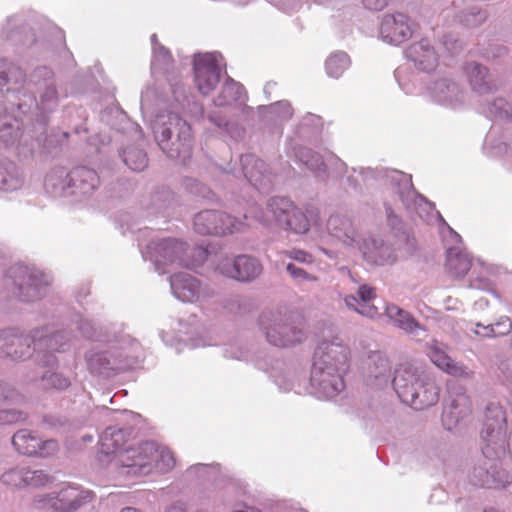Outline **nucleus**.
I'll return each instance as SVG.
<instances>
[{
    "label": "nucleus",
    "instance_id": "f257e3e1",
    "mask_svg": "<svg viewBox=\"0 0 512 512\" xmlns=\"http://www.w3.org/2000/svg\"><path fill=\"white\" fill-rule=\"evenodd\" d=\"M484 460L474 467L471 481L486 488H503L511 482V476L502 469L499 458L507 448L506 416L499 403L490 402L485 409L484 427L481 431Z\"/></svg>",
    "mask_w": 512,
    "mask_h": 512
},
{
    "label": "nucleus",
    "instance_id": "f03ea898",
    "mask_svg": "<svg viewBox=\"0 0 512 512\" xmlns=\"http://www.w3.org/2000/svg\"><path fill=\"white\" fill-rule=\"evenodd\" d=\"M392 383L401 401L415 410L431 407L439 400L440 389L435 379L415 363L399 364L395 369Z\"/></svg>",
    "mask_w": 512,
    "mask_h": 512
},
{
    "label": "nucleus",
    "instance_id": "7ed1b4c3",
    "mask_svg": "<svg viewBox=\"0 0 512 512\" xmlns=\"http://www.w3.org/2000/svg\"><path fill=\"white\" fill-rule=\"evenodd\" d=\"M155 140L170 158L186 159L192 149L190 125L179 115L170 113L160 116L153 125Z\"/></svg>",
    "mask_w": 512,
    "mask_h": 512
},
{
    "label": "nucleus",
    "instance_id": "20e7f679",
    "mask_svg": "<svg viewBox=\"0 0 512 512\" xmlns=\"http://www.w3.org/2000/svg\"><path fill=\"white\" fill-rule=\"evenodd\" d=\"M250 214L265 226L275 223L296 234H305L310 229L311 223L305 213L285 197H272L265 208L254 207Z\"/></svg>",
    "mask_w": 512,
    "mask_h": 512
},
{
    "label": "nucleus",
    "instance_id": "39448f33",
    "mask_svg": "<svg viewBox=\"0 0 512 512\" xmlns=\"http://www.w3.org/2000/svg\"><path fill=\"white\" fill-rule=\"evenodd\" d=\"M119 461L128 469L127 474L135 476L148 475L154 468L166 473L175 466L172 452L153 441L142 442L137 448L122 452Z\"/></svg>",
    "mask_w": 512,
    "mask_h": 512
},
{
    "label": "nucleus",
    "instance_id": "423d86ee",
    "mask_svg": "<svg viewBox=\"0 0 512 512\" xmlns=\"http://www.w3.org/2000/svg\"><path fill=\"white\" fill-rule=\"evenodd\" d=\"M260 326L268 343L275 347H292L306 339L301 323L297 322L291 314H263Z\"/></svg>",
    "mask_w": 512,
    "mask_h": 512
},
{
    "label": "nucleus",
    "instance_id": "0eeeda50",
    "mask_svg": "<svg viewBox=\"0 0 512 512\" xmlns=\"http://www.w3.org/2000/svg\"><path fill=\"white\" fill-rule=\"evenodd\" d=\"M48 284L49 280L43 272L28 266L14 265L7 273V287L12 295L21 301L40 299Z\"/></svg>",
    "mask_w": 512,
    "mask_h": 512
},
{
    "label": "nucleus",
    "instance_id": "6e6552de",
    "mask_svg": "<svg viewBox=\"0 0 512 512\" xmlns=\"http://www.w3.org/2000/svg\"><path fill=\"white\" fill-rule=\"evenodd\" d=\"M95 499L91 490L79 486L67 485L58 492L40 494L34 497L33 504L37 508H49L53 512H75Z\"/></svg>",
    "mask_w": 512,
    "mask_h": 512
},
{
    "label": "nucleus",
    "instance_id": "1a4fd4ad",
    "mask_svg": "<svg viewBox=\"0 0 512 512\" xmlns=\"http://www.w3.org/2000/svg\"><path fill=\"white\" fill-rule=\"evenodd\" d=\"M247 223L219 210H204L194 217V229L201 235H231L244 232Z\"/></svg>",
    "mask_w": 512,
    "mask_h": 512
},
{
    "label": "nucleus",
    "instance_id": "9d476101",
    "mask_svg": "<svg viewBox=\"0 0 512 512\" xmlns=\"http://www.w3.org/2000/svg\"><path fill=\"white\" fill-rule=\"evenodd\" d=\"M216 270L231 279L240 282H252L263 272L261 262L250 255H220Z\"/></svg>",
    "mask_w": 512,
    "mask_h": 512
},
{
    "label": "nucleus",
    "instance_id": "9b49d317",
    "mask_svg": "<svg viewBox=\"0 0 512 512\" xmlns=\"http://www.w3.org/2000/svg\"><path fill=\"white\" fill-rule=\"evenodd\" d=\"M89 371L97 376L111 378L121 372L131 369L136 361L119 351H90L86 354Z\"/></svg>",
    "mask_w": 512,
    "mask_h": 512
},
{
    "label": "nucleus",
    "instance_id": "f8f14e48",
    "mask_svg": "<svg viewBox=\"0 0 512 512\" xmlns=\"http://www.w3.org/2000/svg\"><path fill=\"white\" fill-rule=\"evenodd\" d=\"M346 371H340L331 365L315 361L311 372V383L317 390L319 396L323 398H333L337 396L345 387L343 374Z\"/></svg>",
    "mask_w": 512,
    "mask_h": 512
},
{
    "label": "nucleus",
    "instance_id": "ddd939ff",
    "mask_svg": "<svg viewBox=\"0 0 512 512\" xmlns=\"http://www.w3.org/2000/svg\"><path fill=\"white\" fill-rule=\"evenodd\" d=\"M3 485L14 489L39 488L53 481V477L42 469L28 465H17L5 470L0 476Z\"/></svg>",
    "mask_w": 512,
    "mask_h": 512
},
{
    "label": "nucleus",
    "instance_id": "4468645a",
    "mask_svg": "<svg viewBox=\"0 0 512 512\" xmlns=\"http://www.w3.org/2000/svg\"><path fill=\"white\" fill-rule=\"evenodd\" d=\"M188 246L177 239L167 238L151 241L147 246V254L156 266L179 263L182 266L190 265L186 257Z\"/></svg>",
    "mask_w": 512,
    "mask_h": 512
},
{
    "label": "nucleus",
    "instance_id": "2eb2a0df",
    "mask_svg": "<svg viewBox=\"0 0 512 512\" xmlns=\"http://www.w3.org/2000/svg\"><path fill=\"white\" fill-rule=\"evenodd\" d=\"M471 412V401L464 388L453 387L443 409L442 424L446 430L452 431L464 423Z\"/></svg>",
    "mask_w": 512,
    "mask_h": 512
},
{
    "label": "nucleus",
    "instance_id": "dca6fc26",
    "mask_svg": "<svg viewBox=\"0 0 512 512\" xmlns=\"http://www.w3.org/2000/svg\"><path fill=\"white\" fill-rule=\"evenodd\" d=\"M14 449L22 455L50 457L59 450L56 440H41L35 433L28 429H20L14 433L11 439Z\"/></svg>",
    "mask_w": 512,
    "mask_h": 512
},
{
    "label": "nucleus",
    "instance_id": "f3484780",
    "mask_svg": "<svg viewBox=\"0 0 512 512\" xmlns=\"http://www.w3.org/2000/svg\"><path fill=\"white\" fill-rule=\"evenodd\" d=\"M70 339L66 332H56L35 339V361L44 368H56L58 359L54 352H65L69 348Z\"/></svg>",
    "mask_w": 512,
    "mask_h": 512
},
{
    "label": "nucleus",
    "instance_id": "a211bd4d",
    "mask_svg": "<svg viewBox=\"0 0 512 512\" xmlns=\"http://www.w3.org/2000/svg\"><path fill=\"white\" fill-rule=\"evenodd\" d=\"M395 185L398 187V195L408 211L415 212L420 218L426 220V215L433 209V204L430 203L423 195L418 193L413 186L412 177L403 172H396L392 178Z\"/></svg>",
    "mask_w": 512,
    "mask_h": 512
},
{
    "label": "nucleus",
    "instance_id": "6ab92c4d",
    "mask_svg": "<svg viewBox=\"0 0 512 512\" xmlns=\"http://www.w3.org/2000/svg\"><path fill=\"white\" fill-rule=\"evenodd\" d=\"M70 197L72 203H82L93 197L100 187L97 172L87 167H77L70 171Z\"/></svg>",
    "mask_w": 512,
    "mask_h": 512
},
{
    "label": "nucleus",
    "instance_id": "aec40b11",
    "mask_svg": "<svg viewBox=\"0 0 512 512\" xmlns=\"http://www.w3.org/2000/svg\"><path fill=\"white\" fill-rule=\"evenodd\" d=\"M195 83L199 92L208 95L220 81L221 69L213 54L196 55L194 58Z\"/></svg>",
    "mask_w": 512,
    "mask_h": 512
},
{
    "label": "nucleus",
    "instance_id": "412c9836",
    "mask_svg": "<svg viewBox=\"0 0 512 512\" xmlns=\"http://www.w3.org/2000/svg\"><path fill=\"white\" fill-rule=\"evenodd\" d=\"M170 285L174 295L184 302H197L214 295L210 288H203L197 278L189 273H178L170 277Z\"/></svg>",
    "mask_w": 512,
    "mask_h": 512
},
{
    "label": "nucleus",
    "instance_id": "4be33fe9",
    "mask_svg": "<svg viewBox=\"0 0 512 512\" xmlns=\"http://www.w3.org/2000/svg\"><path fill=\"white\" fill-rule=\"evenodd\" d=\"M413 23L403 13L385 14L380 24L382 39L390 44L399 45L411 38Z\"/></svg>",
    "mask_w": 512,
    "mask_h": 512
},
{
    "label": "nucleus",
    "instance_id": "5701e85b",
    "mask_svg": "<svg viewBox=\"0 0 512 512\" xmlns=\"http://www.w3.org/2000/svg\"><path fill=\"white\" fill-rule=\"evenodd\" d=\"M355 249L361 253L362 258L369 264H392L397 259L395 250L390 244L372 236H362Z\"/></svg>",
    "mask_w": 512,
    "mask_h": 512
},
{
    "label": "nucleus",
    "instance_id": "b1692460",
    "mask_svg": "<svg viewBox=\"0 0 512 512\" xmlns=\"http://www.w3.org/2000/svg\"><path fill=\"white\" fill-rule=\"evenodd\" d=\"M349 354V348L339 337L332 340L324 339L315 351V361L331 365L340 371H347Z\"/></svg>",
    "mask_w": 512,
    "mask_h": 512
},
{
    "label": "nucleus",
    "instance_id": "393cba45",
    "mask_svg": "<svg viewBox=\"0 0 512 512\" xmlns=\"http://www.w3.org/2000/svg\"><path fill=\"white\" fill-rule=\"evenodd\" d=\"M331 239L345 248L355 249L362 235L357 232L352 220L343 215H331L326 223Z\"/></svg>",
    "mask_w": 512,
    "mask_h": 512
},
{
    "label": "nucleus",
    "instance_id": "a878e982",
    "mask_svg": "<svg viewBox=\"0 0 512 512\" xmlns=\"http://www.w3.org/2000/svg\"><path fill=\"white\" fill-rule=\"evenodd\" d=\"M405 53L407 59L421 72H433L439 65V55L431 41L427 38L413 42L406 49Z\"/></svg>",
    "mask_w": 512,
    "mask_h": 512
},
{
    "label": "nucleus",
    "instance_id": "bb28decb",
    "mask_svg": "<svg viewBox=\"0 0 512 512\" xmlns=\"http://www.w3.org/2000/svg\"><path fill=\"white\" fill-rule=\"evenodd\" d=\"M243 174L260 192H268L273 183V175L266 164L255 155L246 154L240 158Z\"/></svg>",
    "mask_w": 512,
    "mask_h": 512
},
{
    "label": "nucleus",
    "instance_id": "cd10ccee",
    "mask_svg": "<svg viewBox=\"0 0 512 512\" xmlns=\"http://www.w3.org/2000/svg\"><path fill=\"white\" fill-rule=\"evenodd\" d=\"M431 98L442 105L456 107L464 102L465 92L460 84L448 77L434 80L428 87Z\"/></svg>",
    "mask_w": 512,
    "mask_h": 512
},
{
    "label": "nucleus",
    "instance_id": "c85d7f7f",
    "mask_svg": "<svg viewBox=\"0 0 512 512\" xmlns=\"http://www.w3.org/2000/svg\"><path fill=\"white\" fill-rule=\"evenodd\" d=\"M384 314L395 327L412 338L421 340L427 337L426 328L410 312L400 308L398 305L393 303L386 304Z\"/></svg>",
    "mask_w": 512,
    "mask_h": 512
},
{
    "label": "nucleus",
    "instance_id": "c756f323",
    "mask_svg": "<svg viewBox=\"0 0 512 512\" xmlns=\"http://www.w3.org/2000/svg\"><path fill=\"white\" fill-rule=\"evenodd\" d=\"M130 428H117L108 427L102 433L100 438L101 451L107 455L115 454V461L118 465L125 468L119 461V456L122 452L135 449L136 447L124 448L129 436L131 435Z\"/></svg>",
    "mask_w": 512,
    "mask_h": 512
},
{
    "label": "nucleus",
    "instance_id": "7c9ffc66",
    "mask_svg": "<svg viewBox=\"0 0 512 512\" xmlns=\"http://www.w3.org/2000/svg\"><path fill=\"white\" fill-rule=\"evenodd\" d=\"M464 73L471 89L480 95L491 93L497 89L489 69L480 63L474 61L466 63Z\"/></svg>",
    "mask_w": 512,
    "mask_h": 512
},
{
    "label": "nucleus",
    "instance_id": "2f4dec72",
    "mask_svg": "<svg viewBox=\"0 0 512 512\" xmlns=\"http://www.w3.org/2000/svg\"><path fill=\"white\" fill-rule=\"evenodd\" d=\"M20 394L10 383L0 379V404L16 401ZM27 414L17 409H0V425H12L23 422Z\"/></svg>",
    "mask_w": 512,
    "mask_h": 512
},
{
    "label": "nucleus",
    "instance_id": "473e14b6",
    "mask_svg": "<svg viewBox=\"0 0 512 512\" xmlns=\"http://www.w3.org/2000/svg\"><path fill=\"white\" fill-rule=\"evenodd\" d=\"M35 339L29 336L11 335L6 338L5 343L1 346L2 353L12 360L20 361L25 360L35 352L34 345Z\"/></svg>",
    "mask_w": 512,
    "mask_h": 512
},
{
    "label": "nucleus",
    "instance_id": "72a5a7b5",
    "mask_svg": "<svg viewBox=\"0 0 512 512\" xmlns=\"http://www.w3.org/2000/svg\"><path fill=\"white\" fill-rule=\"evenodd\" d=\"M428 355L437 367L452 376L461 378H470L472 376V372L465 365L454 361L436 345L430 346Z\"/></svg>",
    "mask_w": 512,
    "mask_h": 512
},
{
    "label": "nucleus",
    "instance_id": "f704fd0d",
    "mask_svg": "<svg viewBox=\"0 0 512 512\" xmlns=\"http://www.w3.org/2000/svg\"><path fill=\"white\" fill-rule=\"evenodd\" d=\"M44 188L53 197L69 199L71 189L70 172L62 167L52 169L45 177Z\"/></svg>",
    "mask_w": 512,
    "mask_h": 512
},
{
    "label": "nucleus",
    "instance_id": "c9c22d12",
    "mask_svg": "<svg viewBox=\"0 0 512 512\" xmlns=\"http://www.w3.org/2000/svg\"><path fill=\"white\" fill-rule=\"evenodd\" d=\"M445 267L451 276L464 277L471 268V257L459 247L449 248L447 249Z\"/></svg>",
    "mask_w": 512,
    "mask_h": 512
},
{
    "label": "nucleus",
    "instance_id": "e433bc0d",
    "mask_svg": "<svg viewBox=\"0 0 512 512\" xmlns=\"http://www.w3.org/2000/svg\"><path fill=\"white\" fill-rule=\"evenodd\" d=\"M36 73L47 77L43 88L39 92L40 101L37 103V106L43 112L51 111L57 106L58 103V92L55 82L51 77L52 73L46 67L39 68Z\"/></svg>",
    "mask_w": 512,
    "mask_h": 512
},
{
    "label": "nucleus",
    "instance_id": "4c0bfd02",
    "mask_svg": "<svg viewBox=\"0 0 512 512\" xmlns=\"http://www.w3.org/2000/svg\"><path fill=\"white\" fill-rule=\"evenodd\" d=\"M391 365L388 358L378 352L369 356L367 379L371 384L381 385L387 382Z\"/></svg>",
    "mask_w": 512,
    "mask_h": 512
},
{
    "label": "nucleus",
    "instance_id": "58836bf2",
    "mask_svg": "<svg viewBox=\"0 0 512 512\" xmlns=\"http://www.w3.org/2000/svg\"><path fill=\"white\" fill-rule=\"evenodd\" d=\"M22 175L16 164L10 160H0V189L14 191L21 187Z\"/></svg>",
    "mask_w": 512,
    "mask_h": 512
},
{
    "label": "nucleus",
    "instance_id": "ea45409f",
    "mask_svg": "<svg viewBox=\"0 0 512 512\" xmlns=\"http://www.w3.org/2000/svg\"><path fill=\"white\" fill-rule=\"evenodd\" d=\"M244 94V87L232 78H228L222 85L220 93L214 99V104L219 107L231 105L241 100Z\"/></svg>",
    "mask_w": 512,
    "mask_h": 512
},
{
    "label": "nucleus",
    "instance_id": "a19ab883",
    "mask_svg": "<svg viewBox=\"0 0 512 512\" xmlns=\"http://www.w3.org/2000/svg\"><path fill=\"white\" fill-rule=\"evenodd\" d=\"M350 56L343 51L331 53L325 61V71L331 78L338 79L350 67Z\"/></svg>",
    "mask_w": 512,
    "mask_h": 512
},
{
    "label": "nucleus",
    "instance_id": "79ce46f5",
    "mask_svg": "<svg viewBox=\"0 0 512 512\" xmlns=\"http://www.w3.org/2000/svg\"><path fill=\"white\" fill-rule=\"evenodd\" d=\"M488 19L486 10L479 6H468L456 14V20L465 27L477 28Z\"/></svg>",
    "mask_w": 512,
    "mask_h": 512
},
{
    "label": "nucleus",
    "instance_id": "37998d69",
    "mask_svg": "<svg viewBox=\"0 0 512 512\" xmlns=\"http://www.w3.org/2000/svg\"><path fill=\"white\" fill-rule=\"evenodd\" d=\"M339 297L343 300L345 307L348 310L354 311L361 316L374 319L379 316L378 308L371 303V301H358L354 294L339 293Z\"/></svg>",
    "mask_w": 512,
    "mask_h": 512
},
{
    "label": "nucleus",
    "instance_id": "c03bdc74",
    "mask_svg": "<svg viewBox=\"0 0 512 512\" xmlns=\"http://www.w3.org/2000/svg\"><path fill=\"white\" fill-rule=\"evenodd\" d=\"M475 333L482 337H501L508 335L512 330V321L509 317H500L495 323L489 325L476 324Z\"/></svg>",
    "mask_w": 512,
    "mask_h": 512
},
{
    "label": "nucleus",
    "instance_id": "a18cd8bd",
    "mask_svg": "<svg viewBox=\"0 0 512 512\" xmlns=\"http://www.w3.org/2000/svg\"><path fill=\"white\" fill-rule=\"evenodd\" d=\"M70 385L68 377L51 370L45 371L39 378V387L43 390H65Z\"/></svg>",
    "mask_w": 512,
    "mask_h": 512
},
{
    "label": "nucleus",
    "instance_id": "49530a36",
    "mask_svg": "<svg viewBox=\"0 0 512 512\" xmlns=\"http://www.w3.org/2000/svg\"><path fill=\"white\" fill-rule=\"evenodd\" d=\"M124 163L133 171H142L148 165L146 153L136 147H128L122 153Z\"/></svg>",
    "mask_w": 512,
    "mask_h": 512
},
{
    "label": "nucleus",
    "instance_id": "de8ad7c7",
    "mask_svg": "<svg viewBox=\"0 0 512 512\" xmlns=\"http://www.w3.org/2000/svg\"><path fill=\"white\" fill-rule=\"evenodd\" d=\"M264 115L271 121L282 122L289 120L293 115V110L288 101H278L263 107Z\"/></svg>",
    "mask_w": 512,
    "mask_h": 512
},
{
    "label": "nucleus",
    "instance_id": "09e8293b",
    "mask_svg": "<svg viewBox=\"0 0 512 512\" xmlns=\"http://www.w3.org/2000/svg\"><path fill=\"white\" fill-rule=\"evenodd\" d=\"M172 56L164 46H156L153 50L151 69L154 73H168L172 67Z\"/></svg>",
    "mask_w": 512,
    "mask_h": 512
},
{
    "label": "nucleus",
    "instance_id": "8fccbe9b",
    "mask_svg": "<svg viewBox=\"0 0 512 512\" xmlns=\"http://www.w3.org/2000/svg\"><path fill=\"white\" fill-rule=\"evenodd\" d=\"M17 121L9 115L0 116V142L8 145L18 137Z\"/></svg>",
    "mask_w": 512,
    "mask_h": 512
},
{
    "label": "nucleus",
    "instance_id": "3c124183",
    "mask_svg": "<svg viewBox=\"0 0 512 512\" xmlns=\"http://www.w3.org/2000/svg\"><path fill=\"white\" fill-rule=\"evenodd\" d=\"M296 158L312 171H321L324 162L320 154L307 147H299L295 153Z\"/></svg>",
    "mask_w": 512,
    "mask_h": 512
},
{
    "label": "nucleus",
    "instance_id": "603ef678",
    "mask_svg": "<svg viewBox=\"0 0 512 512\" xmlns=\"http://www.w3.org/2000/svg\"><path fill=\"white\" fill-rule=\"evenodd\" d=\"M285 269L297 285H304L318 281V277L316 275L307 272L305 269L293 262L287 263Z\"/></svg>",
    "mask_w": 512,
    "mask_h": 512
},
{
    "label": "nucleus",
    "instance_id": "864d4df0",
    "mask_svg": "<svg viewBox=\"0 0 512 512\" xmlns=\"http://www.w3.org/2000/svg\"><path fill=\"white\" fill-rule=\"evenodd\" d=\"M488 113L499 119L512 118V103L502 97L495 98L488 104Z\"/></svg>",
    "mask_w": 512,
    "mask_h": 512
},
{
    "label": "nucleus",
    "instance_id": "5fc2aeb1",
    "mask_svg": "<svg viewBox=\"0 0 512 512\" xmlns=\"http://www.w3.org/2000/svg\"><path fill=\"white\" fill-rule=\"evenodd\" d=\"M14 75L16 82L24 79V74L20 69L10 67L5 60H0V86L5 85Z\"/></svg>",
    "mask_w": 512,
    "mask_h": 512
},
{
    "label": "nucleus",
    "instance_id": "6e6d98bb",
    "mask_svg": "<svg viewBox=\"0 0 512 512\" xmlns=\"http://www.w3.org/2000/svg\"><path fill=\"white\" fill-rule=\"evenodd\" d=\"M282 254L301 264H311L314 261L313 256L310 253L301 249L293 248L290 250H285L282 252Z\"/></svg>",
    "mask_w": 512,
    "mask_h": 512
},
{
    "label": "nucleus",
    "instance_id": "4d7b16f0",
    "mask_svg": "<svg viewBox=\"0 0 512 512\" xmlns=\"http://www.w3.org/2000/svg\"><path fill=\"white\" fill-rule=\"evenodd\" d=\"M356 294L358 301L366 302L372 301L376 298L375 288L367 284H360L357 288Z\"/></svg>",
    "mask_w": 512,
    "mask_h": 512
},
{
    "label": "nucleus",
    "instance_id": "13d9d810",
    "mask_svg": "<svg viewBox=\"0 0 512 512\" xmlns=\"http://www.w3.org/2000/svg\"><path fill=\"white\" fill-rule=\"evenodd\" d=\"M243 298L240 295H232L224 300L223 306L231 313H240L242 309Z\"/></svg>",
    "mask_w": 512,
    "mask_h": 512
},
{
    "label": "nucleus",
    "instance_id": "bf43d9fd",
    "mask_svg": "<svg viewBox=\"0 0 512 512\" xmlns=\"http://www.w3.org/2000/svg\"><path fill=\"white\" fill-rule=\"evenodd\" d=\"M499 369L503 378L512 384V360H505L501 362Z\"/></svg>",
    "mask_w": 512,
    "mask_h": 512
},
{
    "label": "nucleus",
    "instance_id": "052dcab7",
    "mask_svg": "<svg viewBox=\"0 0 512 512\" xmlns=\"http://www.w3.org/2000/svg\"><path fill=\"white\" fill-rule=\"evenodd\" d=\"M390 0H363L364 6L369 10L380 11L384 9Z\"/></svg>",
    "mask_w": 512,
    "mask_h": 512
},
{
    "label": "nucleus",
    "instance_id": "680f3d73",
    "mask_svg": "<svg viewBox=\"0 0 512 512\" xmlns=\"http://www.w3.org/2000/svg\"><path fill=\"white\" fill-rule=\"evenodd\" d=\"M403 249L407 255H412L417 250V241L413 236L407 235L405 237V243Z\"/></svg>",
    "mask_w": 512,
    "mask_h": 512
},
{
    "label": "nucleus",
    "instance_id": "e2e57ef3",
    "mask_svg": "<svg viewBox=\"0 0 512 512\" xmlns=\"http://www.w3.org/2000/svg\"><path fill=\"white\" fill-rule=\"evenodd\" d=\"M79 330L82 333V335L86 338H93L95 335L92 324L86 320L81 321V323L79 324Z\"/></svg>",
    "mask_w": 512,
    "mask_h": 512
},
{
    "label": "nucleus",
    "instance_id": "0e129e2a",
    "mask_svg": "<svg viewBox=\"0 0 512 512\" xmlns=\"http://www.w3.org/2000/svg\"><path fill=\"white\" fill-rule=\"evenodd\" d=\"M44 422L50 427H58L65 424V421L59 417L49 415L44 417Z\"/></svg>",
    "mask_w": 512,
    "mask_h": 512
},
{
    "label": "nucleus",
    "instance_id": "69168bd1",
    "mask_svg": "<svg viewBox=\"0 0 512 512\" xmlns=\"http://www.w3.org/2000/svg\"><path fill=\"white\" fill-rule=\"evenodd\" d=\"M231 512H261L254 506L247 505L245 503L237 504Z\"/></svg>",
    "mask_w": 512,
    "mask_h": 512
},
{
    "label": "nucleus",
    "instance_id": "338daca9",
    "mask_svg": "<svg viewBox=\"0 0 512 512\" xmlns=\"http://www.w3.org/2000/svg\"><path fill=\"white\" fill-rule=\"evenodd\" d=\"M471 287L476 289H487L489 287V281L487 279H476L471 282Z\"/></svg>",
    "mask_w": 512,
    "mask_h": 512
},
{
    "label": "nucleus",
    "instance_id": "774afa93",
    "mask_svg": "<svg viewBox=\"0 0 512 512\" xmlns=\"http://www.w3.org/2000/svg\"><path fill=\"white\" fill-rule=\"evenodd\" d=\"M166 512H186V506L182 502L173 503Z\"/></svg>",
    "mask_w": 512,
    "mask_h": 512
}]
</instances>
